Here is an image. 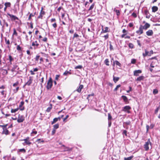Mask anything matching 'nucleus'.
<instances>
[{
    "label": "nucleus",
    "instance_id": "f257e3e1",
    "mask_svg": "<svg viewBox=\"0 0 160 160\" xmlns=\"http://www.w3.org/2000/svg\"><path fill=\"white\" fill-rule=\"evenodd\" d=\"M52 86V81L51 77H50L48 80L46 86L48 90L50 89Z\"/></svg>",
    "mask_w": 160,
    "mask_h": 160
},
{
    "label": "nucleus",
    "instance_id": "f03ea898",
    "mask_svg": "<svg viewBox=\"0 0 160 160\" xmlns=\"http://www.w3.org/2000/svg\"><path fill=\"white\" fill-rule=\"evenodd\" d=\"M130 109H131V108L130 106H126L122 108V111L129 113H130V112L129 111Z\"/></svg>",
    "mask_w": 160,
    "mask_h": 160
},
{
    "label": "nucleus",
    "instance_id": "7ed1b4c3",
    "mask_svg": "<svg viewBox=\"0 0 160 160\" xmlns=\"http://www.w3.org/2000/svg\"><path fill=\"white\" fill-rule=\"evenodd\" d=\"M145 53H143L142 55L144 57L148 55L150 56L151 54L153 53V51L152 50L150 52L147 51L146 50H145Z\"/></svg>",
    "mask_w": 160,
    "mask_h": 160
},
{
    "label": "nucleus",
    "instance_id": "20e7f679",
    "mask_svg": "<svg viewBox=\"0 0 160 160\" xmlns=\"http://www.w3.org/2000/svg\"><path fill=\"white\" fill-rule=\"evenodd\" d=\"M149 144H151V142L150 139H149L148 140V141L145 142V143L144 145V148L145 150L148 151V150L149 149L148 145Z\"/></svg>",
    "mask_w": 160,
    "mask_h": 160
},
{
    "label": "nucleus",
    "instance_id": "39448f33",
    "mask_svg": "<svg viewBox=\"0 0 160 160\" xmlns=\"http://www.w3.org/2000/svg\"><path fill=\"white\" fill-rule=\"evenodd\" d=\"M8 15L10 17L12 21H15L16 20H19L18 18L15 16L9 13H8Z\"/></svg>",
    "mask_w": 160,
    "mask_h": 160
},
{
    "label": "nucleus",
    "instance_id": "423d86ee",
    "mask_svg": "<svg viewBox=\"0 0 160 160\" xmlns=\"http://www.w3.org/2000/svg\"><path fill=\"white\" fill-rule=\"evenodd\" d=\"M24 120V117L23 116H20L19 115L17 119V122L18 123L22 122Z\"/></svg>",
    "mask_w": 160,
    "mask_h": 160
},
{
    "label": "nucleus",
    "instance_id": "0eeeda50",
    "mask_svg": "<svg viewBox=\"0 0 160 160\" xmlns=\"http://www.w3.org/2000/svg\"><path fill=\"white\" fill-rule=\"evenodd\" d=\"M143 28H142V26L140 25L139 30L137 31L136 32L139 35H140L142 34L143 33Z\"/></svg>",
    "mask_w": 160,
    "mask_h": 160
},
{
    "label": "nucleus",
    "instance_id": "6e6552de",
    "mask_svg": "<svg viewBox=\"0 0 160 160\" xmlns=\"http://www.w3.org/2000/svg\"><path fill=\"white\" fill-rule=\"evenodd\" d=\"M142 71L140 70H135L133 72V75L136 76H139V74L141 73Z\"/></svg>",
    "mask_w": 160,
    "mask_h": 160
},
{
    "label": "nucleus",
    "instance_id": "1a4fd4ad",
    "mask_svg": "<svg viewBox=\"0 0 160 160\" xmlns=\"http://www.w3.org/2000/svg\"><path fill=\"white\" fill-rule=\"evenodd\" d=\"M29 139V138L28 137L22 140L24 141V143H26L27 145H29L31 144V142H30Z\"/></svg>",
    "mask_w": 160,
    "mask_h": 160
},
{
    "label": "nucleus",
    "instance_id": "9d476101",
    "mask_svg": "<svg viewBox=\"0 0 160 160\" xmlns=\"http://www.w3.org/2000/svg\"><path fill=\"white\" fill-rule=\"evenodd\" d=\"M146 34L148 36H151L153 34V32L151 30H149L148 31L146 32Z\"/></svg>",
    "mask_w": 160,
    "mask_h": 160
},
{
    "label": "nucleus",
    "instance_id": "9b49d317",
    "mask_svg": "<svg viewBox=\"0 0 160 160\" xmlns=\"http://www.w3.org/2000/svg\"><path fill=\"white\" fill-rule=\"evenodd\" d=\"M83 88V86L82 85H79L77 89L76 90L78 92H81L82 89Z\"/></svg>",
    "mask_w": 160,
    "mask_h": 160
},
{
    "label": "nucleus",
    "instance_id": "f8f14e48",
    "mask_svg": "<svg viewBox=\"0 0 160 160\" xmlns=\"http://www.w3.org/2000/svg\"><path fill=\"white\" fill-rule=\"evenodd\" d=\"M150 27V25L149 23L147 22L145 23L144 26H142V28L143 29L146 30L148 28H149Z\"/></svg>",
    "mask_w": 160,
    "mask_h": 160
},
{
    "label": "nucleus",
    "instance_id": "ddd939ff",
    "mask_svg": "<svg viewBox=\"0 0 160 160\" xmlns=\"http://www.w3.org/2000/svg\"><path fill=\"white\" fill-rule=\"evenodd\" d=\"M24 102L23 101H22L21 102H20V103L19 105V107L20 108V110H24V107H23L22 108V106L24 105Z\"/></svg>",
    "mask_w": 160,
    "mask_h": 160
},
{
    "label": "nucleus",
    "instance_id": "4468645a",
    "mask_svg": "<svg viewBox=\"0 0 160 160\" xmlns=\"http://www.w3.org/2000/svg\"><path fill=\"white\" fill-rule=\"evenodd\" d=\"M2 133L3 134H5L6 135L8 134L9 133V131L7 129V128H5L3 130V131Z\"/></svg>",
    "mask_w": 160,
    "mask_h": 160
},
{
    "label": "nucleus",
    "instance_id": "2eb2a0df",
    "mask_svg": "<svg viewBox=\"0 0 160 160\" xmlns=\"http://www.w3.org/2000/svg\"><path fill=\"white\" fill-rule=\"evenodd\" d=\"M144 76H141L138 78L136 80V81H141L143 80L144 79Z\"/></svg>",
    "mask_w": 160,
    "mask_h": 160
},
{
    "label": "nucleus",
    "instance_id": "dca6fc26",
    "mask_svg": "<svg viewBox=\"0 0 160 160\" xmlns=\"http://www.w3.org/2000/svg\"><path fill=\"white\" fill-rule=\"evenodd\" d=\"M9 61L10 64H12V62L14 60V58H13L12 56L11 55H9L8 56V59Z\"/></svg>",
    "mask_w": 160,
    "mask_h": 160
},
{
    "label": "nucleus",
    "instance_id": "f3484780",
    "mask_svg": "<svg viewBox=\"0 0 160 160\" xmlns=\"http://www.w3.org/2000/svg\"><path fill=\"white\" fill-rule=\"evenodd\" d=\"M154 127V125L153 124H151L150 126L149 127L148 125H147L146 126V129H147V132H148V131L149 128L152 129Z\"/></svg>",
    "mask_w": 160,
    "mask_h": 160
},
{
    "label": "nucleus",
    "instance_id": "a211bd4d",
    "mask_svg": "<svg viewBox=\"0 0 160 160\" xmlns=\"http://www.w3.org/2000/svg\"><path fill=\"white\" fill-rule=\"evenodd\" d=\"M113 80L114 82L116 83L119 79V78L118 77H115L114 76L113 77Z\"/></svg>",
    "mask_w": 160,
    "mask_h": 160
},
{
    "label": "nucleus",
    "instance_id": "6ab92c4d",
    "mask_svg": "<svg viewBox=\"0 0 160 160\" xmlns=\"http://www.w3.org/2000/svg\"><path fill=\"white\" fill-rule=\"evenodd\" d=\"M152 12H155L158 10V8L156 6H153L152 8Z\"/></svg>",
    "mask_w": 160,
    "mask_h": 160
},
{
    "label": "nucleus",
    "instance_id": "aec40b11",
    "mask_svg": "<svg viewBox=\"0 0 160 160\" xmlns=\"http://www.w3.org/2000/svg\"><path fill=\"white\" fill-rule=\"evenodd\" d=\"M64 148L65 149L64 151H72V148H70L67 147H66Z\"/></svg>",
    "mask_w": 160,
    "mask_h": 160
},
{
    "label": "nucleus",
    "instance_id": "412c9836",
    "mask_svg": "<svg viewBox=\"0 0 160 160\" xmlns=\"http://www.w3.org/2000/svg\"><path fill=\"white\" fill-rule=\"evenodd\" d=\"M32 83V80L30 79L25 84V85H28V86H30L31 83Z\"/></svg>",
    "mask_w": 160,
    "mask_h": 160
},
{
    "label": "nucleus",
    "instance_id": "4be33fe9",
    "mask_svg": "<svg viewBox=\"0 0 160 160\" xmlns=\"http://www.w3.org/2000/svg\"><path fill=\"white\" fill-rule=\"evenodd\" d=\"M122 98L125 102H128V99L126 96L123 95L122 96Z\"/></svg>",
    "mask_w": 160,
    "mask_h": 160
},
{
    "label": "nucleus",
    "instance_id": "5701e85b",
    "mask_svg": "<svg viewBox=\"0 0 160 160\" xmlns=\"http://www.w3.org/2000/svg\"><path fill=\"white\" fill-rule=\"evenodd\" d=\"M108 27H105L104 28V30L103 29H102V30L103 32H109L108 30Z\"/></svg>",
    "mask_w": 160,
    "mask_h": 160
},
{
    "label": "nucleus",
    "instance_id": "b1692460",
    "mask_svg": "<svg viewBox=\"0 0 160 160\" xmlns=\"http://www.w3.org/2000/svg\"><path fill=\"white\" fill-rule=\"evenodd\" d=\"M114 11L115 12L117 16H119L120 14V12L119 10H117L115 8L114 9Z\"/></svg>",
    "mask_w": 160,
    "mask_h": 160
},
{
    "label": "nucleus",
    "instance_id": "393cba45",
    "mask_svg": "<svg viewBox=\"0 0 160 160\" xmlns=\"http://www.w3.org/2000/svg\"><path fill=\"white\" fill-rule=\"evenodd\" d=\"M17 67V66H16V65H14L13 66V68L11 70V71L12 72L15 71H16L15 70H16Z\"/></svg>",
    "mask_w": 160,
    "mask_h": 160
},
{
    "label": "nucleus",
    "instance_id": "a878e982",
    "mask_svg": "<svg viewBox=\"0 0 160 160\" xmlns=\"http://www.w3.org/2000/svg\"><path fill=\"white\" fill-rule=\"evenodd\" d=\"M39 44L37 43V41H35V42H33L32 43V46H36L37 47H38L39 46Z\"/></svg>",
    "mask_w": 160,
    "mask_h": 160
},
{
    "label": "nucleus",
    "instance_id": "bb28decb",
    "mask_svg": "<svg viewBox=\"0 0 160 160\" xmlns=\"http://www.w3.org/2000/svg\"><path fill=\"white\" fill-rule=\"evenodd\" d=\"M133 157V156H131L128 158H125L124 160H131Z\"/></svg>",
    "mask_w": 160,
    "mask_h": 160
},
{
    "label": "nucleus",
    "instance_id": "cd10ccee",
    "mask_svg": "<svg viewBox=\"0 0 160 160\" xmlns=\"http://www.w3.org/2000/svg\"><path fill=\"white\" fill-rule=\"evenodd\" d=\"M4 5H5V6H6V7H10L11 6V4L10 2H6L4 4Z\"/></svg>",
    "mask_w": 160,
    "mask_h": 160
},
{
    "label": "nucleus",
    "instance_id": "c85d7f7f",
    "mask_svg": "<svg viewBox=\"0 0 160 160\" xmlns=\"http://www.w3.org/2000/svg\"><path fill=\"white\" fill-rule=\"evenodd\" d=\"M58 121V118H55L53 119V120L51 122V124H53L54 123H56Z\"/></svg>",
    "mask_w": 160,
    "mask_h": 160
},
{
    "label": "nucleus",
    "instance_id": "c756f323",
    "mask_svg": "<svg viewBox=\"0 0 160 160\" xmlns=\"http://www.w3.org/2000/svg\"><path fill=\"white\" fill-rule=\"evenodd\" d=\"M52 104H51V106L50 107H48L47 110H46V111L48 112H50V111H51V109H52Z\"/></svg>",
    "mask_w": 160,
    "mask_h": 160
},
{
    "label": "nucleus",
    "instance_id": "7c9ffc66",
    "mask_svg": "<svg viewBox=\"0 0 160 160\" xmlns=\"http://www.w3.org/2000/svg\"><path fill=\"white\" fill-rule=\"evenodd\" d=\"M109 60H108V59H106L104 61V62L105 63V64H106V65L107 66H109Z\"/></svg>",
    "mask_w": 160,
    "mask_h": 160
},
{
    "label": "nucleus",
    "instance_id": "2f4dec72",
    "mask_svg": "<svg viewBox=\"0 0 160 160\" xmlns=\"http://www.w3.org/2000/svg\"><path fill=\"white\" fill-rule=\"evenodd\" d=\"M114 63H115V64L116 65H118L119 67H120L121 66V63L118 61H115L114 62Z\"/></svg>",
    "mask_w": 160,
    "mask_h": 160
},
{
    "label": "nucleus",
    "instance_id": "473e14b6",
    "mask_svg": "<svg viewBox=\"0 0 160 160\" xmlns=\"http://www.w3.org/2000/svg\"><path fill=\"white\" fill-rule=\"evenodd\" d=\"M68 74H71V73L70 71H66L63 73V75H67Z\"/></svg>",
    "mask_w": 160,
    "mask_h": 160
},
{
    "label": "nucleus",
    "instance_id": "72a5a7b5",
    "mask_svg": "<svg viewBox=\"0 0 160 160\" xmlns=\"http://www.w3.org/2000/svg\"><path fill=\"white\" fill-rule=\"evenodd\" d=\"M108 121H111L112 119V117L111 116L110 114V113H108Z\"/></svg>",
    "mask_w": 160,
    "mask_h": 160
},
{
    "label": "nucleus",
    "instance_id": "f704fd0d",
    "mask_svg": "<svg viewBox=\"0 0 160 160\" xmlns=\"http://www.w3.org/2000/svg\"><path fill=\"white\" fill-rule=\"evenodd\" d=\"M58 128L59 124H56L53 126V129H55V130L57 129Z\"/></svg>",
    "mask_w": 160,
    "mask_h": 160
},
{
    "label": "nucleus",
    "instance_id": "c9c22d12",
    "mask_svg": "<svg viewBox=\"0 0 160 160\" xmlns=\"http://www.w3.org/2000/svg\"><path fill=\"white\" fill-rule=\"evenodd\" d=\"M94 5V3H92V4L90 7L88 9V11H90L92 10L93 8Z\"/></svg>",
    "mask_w": 160,
    "mask_h": 160
},
{
    "label": "nucleus",
    "instance_id": "e433bc0d",
    "mask_svg": "<svg viewBox=\"0 0 160 160\" xmlns=\"http://www.w3.org/2000/svg\"><path fill=\"white\" fill-rule=\"evenodd\" d=\"M158 92V91L157 89H154L153 91V93L155 95L157 94Z\"/></svg>",
    "mask_w": 160,
    "mask_h": 160
},
{
    "label": "nucleus",
    "instance_id": "4c0bfd02",
    "mask_svg": "<svg viewBox=\"0 0 160 160\" xmlns=\"http://www.w3.org/2000/svg\"><path fill=\"white\" fill-rule=\"evenodd\" d=\"M128 47L131 48H133L134 47V45L132 43H129Z\"/></svg>",
    "mask_w": 160,
    "mask_h": 160
},
{
    "label": "nucleus",
    "instance_id": "58836bf2",
    "mask_svg": "<svg viewBox=\"0 0 160 160\" xmlns=\"http://www.w3.org/2000/svg\"><path fill=\"white\" fill-rule=\"evenodd\" d=\"M18 108H16L15 109H12L11 110V112L12 113H14L16 112L18 110Z\"/></svg>",
    "mask_w": 160,
    "mask_h": 160
},
{
    "label": "nucleus",
    "instance_id": "ea45409f",
    "mask_svg": "<svg viewBox=\"0 0 160 160\" xmlns=\"http://www.w3.org/2000/svg\"><path fill=\"white\" fill-rule=\"evenodd\" d=\"M7 126V124H6L5 125H0V127H2V129H4L5 128H6Z\"/></svg>",
    "mask_w": 160,
    "mask_h": 160
},
{
    "label": "nucleus",
    "instance_id": "a19ab883",
    "mask_svg": "<svg viewBox=\"0 0 160 160\" xmlns=\"http://www.w3.org/2000/svg\"><path fill=\"white\" fill-rule=\"evenodd\" d=\"M136 62V60L135 59H132L131 60V63L132 64H135Z\"/></svg>",
    "mask_w": 160,
    "mask_h": 160
},
{
    "label": "nucleus",
    "instance_id": "79ce46f5",
    "mask_svg": "<svg viewBox=\"0 0 160 160\" xmlns=\"http://www.w3.org/2000/svg\"><path fill=\"white\" fill-rule=\"evenodd\" d=\"M121 86V85L119 84L117 86L116 88L114 89V91H117L118 90V88L120 87Z\"/></svg>",
    "mask_w": 160,
    "mask_h": 160
},
{
    "label": "nucleus",
    "instance_id": "37998d69",
    "mask_svg": "<svg viewBox=\"0 0 160 160\" xmlns=\"http://www.w3.org/2000/svg\"><path fill=\"white\" fill-rule=\"evenodd\" d=\"M82 67V65H78L76 66L75 67V69H81Z\"/></svg>",
    "mask_w": 160,
    "mask_h": 160
},
{
    "label": "nucleus",
    "instance_id": "c03bdc74",
    "mask_svg": "<svg viewBox=\"0 0 160 160\" xmlns=\"http://www.w3.org/2000/svg\"><path fill=\"white\" fill-rule=\"evenodd\" d=\"M13 35H15L16 36H17L18 35L17 33L16 30V29L15 28L13 29Z\"/></svg>",
    "mask_w": 160,
    "mask_h": 160
},
{
    "label": "nucleus",
    "instance_id": "a18cd8bd",
    "mask_svg": "<svg viewBox=\"0 0 160 160\" xmlns=\"http://www.w3.org/2000/svg\"><path fill=\"white\" fill-rule=\"evenodd\" d=\"M42 9H43L42 8L41 10V12L40 13L42 15H43L45 14V12L44 11H42Z\"/></svg>",
    "mask_w": 160,
    "mask_h": 160
},
{
    "label": "nucleus",
    "instance_id": "49530a36",
    "mask_svg": "<svg viewBox=\"0 0 160 160\" xmlns=\"http://www.w3.org/2000/svg\"><path fill=\"white\" fill-rule=\"evenodd\" d=\"M34 16V15H33V14H32V13H31L29 16V17L28 18V19L30 20L31 18V17H33Z\"/></svg>",
    "mask_w": 160,
    "mask_h": 160
},
{
    "label": "nucleus",
    "instance_id": "de8ad7c7",
    "mask_svg": "<svg viewBox=\"0 0 160 160\" xmlns=\"http://www.w3.org/2000/svg\"><path fill=\"white\" fill-rule=\"evenodd\" d=\"M19 84V82L18 81H17L16 82L14 83L13 85V87H16Z\"/></svg>",
    "mask_w": 160,
    "mask_h": 160
},
{
    "label": "nucleus",
    "instance_id": "09e8293b",
    "mask_svg": "<svg viewBox=\"0 0 160 160\" xmlns=\"http://www.w3.org/2000/svg\"><path fill=\"white\" fill-rule=\"evenodd\" d=\"M19 88V87H17L15 89L13 90L14 92L15 93H16L18 91Z\"/></svg>",
    "mask_w": 160,
    "mask_h": 160
},
{
    "label": "nucleus",
    "instance_id": "8fccbe9b",
    "mask_svg": "<svg viewBox=\"0 0 160 160\" xmlns=\"http://www.w3.org/2000/svg\"><path fill=\"white\" fill-rule=\"evenodd\" d=\"M5 42H6V44H8V45L10 44V41L9 40H7V39L6 38H5Z\"/></svg>",
    "mask_w": 160,
    "mask_h": 160
},
{
    "label": "nucleus",
    "instance_id": "3c124183",
    "mask_svg": "<svg viewBox=\"0 0 160 160\" xmlns=\"http://www.w3.org/2000/svg\"><path fill=\"white\" fill-rule=\"evenodd\" d=\"M39 57H40L39 55H37L35 58V60L36 61H38Z\"/></svg>",
    "mask_w": 160,
    "mask_h": 160
},
{
    "label": "nucleus",
    "instance_id": "603ef678",
    "mask_svg": "<svg viewBox=\"0 0 160 160\" xmlns=\"http://www.w3.org/2000/svg\"><path fill=\"white\" fill-rule=\"evenodd\" d=\"M123 134H124L125 136H127V131L126 130H124L122 132Z\"/></svg>",
    "mask_w": 160,
    "mask_h": 160
},
{
    "label": "nucleus",
    "instance_id": "864d4df0",
    "mask_svg": "<svg viewBox=\"0 0 160 160\" xmlns=\"http://www.w3.org/2000/svg\"><path fill=\"white\" fill-rule=\"evenodd\" d=\"M17 49L18 51V50H21V48L20 46L19 45H18L17 46Z\"/></svg>",
    "mask_w": 160,
    "mask_h": 160
},
{
    "label": "nucleus",
    "instance_id": "5fc2aeb1",
    "mask_svg": "<svg viewBox=\"0 0 160 160\" xmlns=\"http://www.w3.org/2000/svg\"><path fill=\"white\" fill-rule=\"evenodd\" d=\"M52 26L54 28H56L57 27V24L56 22H55L53 24H52Z\"/></svg>",
    "mask_w": 160,
    "mask_h": 160
},
{
    "label": "nucleus",
    "instance_id": "6e6d98bb",
    "mask_svg": "<svg viewBox=\"0 0 160 160\" xmlns=\"http://www.w3.org/2000/svg\"><path fill=\"white\" fill-rule=\"evenodd\" d=\"M159 107H158V108H157L155 110V114H156L157 113V112H158V110H159Z\"/></svg>",
    "mask_w": 160,
    "mask_h": 160
},
{
    "label": "nucleus",
    "instance_id": "4d7b16f0",
    "mask_svg": "<svg viewBox=\"0 0 160 160\" xmlns=\"http://www.w3.org/2000/svg\"><path fill=\"white\" fill-rule=\"evenodd\" d=\"M103 37L105 38V39L106 40L108 38V34H107L106 35H104Z\"/></svg>",
    "mask_w": 160,
    "mask_h": 160
},
{
    "label": "nucleus",
    "instance_id": "13d9d810",
    "mask_svg": "<svg viewBox=\"0 0 160 160\" xmlns=\"http://www.w3.org/2000/svg\"><path fill=\"white\" fill-rule=\"evenodd\" d=\"M43 15L40 13L38 17V18H40L42 19V16Z\"/></svg>",
    "mask_w": 160,
    "mask_h": 160
},
{
    "label": "nucleus",
    "instance_id": "bf43d9fd",
    "mask_svg": "<svg viewBox=\"0 0 160 160\" xmlns=\"http://www.w3.org/2000/svg\"><path fill=\"white\" fill-rule=\"evenodd\" d=\"M69 117V116L68 115H67L66 116L65 118H63V122H65V120L66 119H67Z\"/></svg>",
    "mask_w": 160,
    "mask_h": 160
},
{
    "label": "nucleus",
    "instance_id": "052dcab7",
    "mask_svg": "<svg viewBox=\"0 0 160 160\" xmlns=\"http://www.w3.org/2000/svg\"><path fill=\"white\" fill-rule=\"evenodd\" d=\"M79 37V35L76 34V33H74V35L73 38H78Z\"/></svg>",
    "mask_w": 160,
    "mask_h": 160
},
{
    "label": "nucleus",
    "instance_id": "680f3d73",
    "mask_svg": "<svg viewBox=\"0 0 160 160\" xmlns=\"http://www.w3.org/2000/svg\"><path fill=\"white\" fill-rule=\"evenodd\" d=\"M19 151L20 152H26L24 148L20 149L19 150Z\"/></svg>",
    "mask_w": 160,
    "mask_h": 160
},
{
    "label": "nucleus",
    "instance_id": "e2e57ef3",
    "mask_svg": "<svg viewBox=\"0 0 160 160\" xmlns=\"http://www.w3.org/2000/svg\"><path fill=\"white\" fill-rule=\"evenodd\" d=\"M132 15L133 16V17H135V18H136L137 16V15L136 14V13H134V12H133L132 14Z\"/></svg>",
    "mask_w": 160,
    "mask_h": 160
},
{
    "label": "nucleus",
    "instance_id": "0e129e2a",
    "mask_svg": "<svg viewBox=\"0 0 160 160\" xmlns=\"http://www.w3.org/2000/svg\"><path fill=\"white\" fill-rule=\"evenodd\" d=\"M129 89L127 91V92L128 93L129 92L132 90V88L131 87H129Z\"/></svg>",
    "mask_w": 160,
    "mask_h": 160
},
{
    "label": "nucleus",
    "instance_id": "69168bd1",
    "mask_svg": "<svg viewBox=\"0 0 160 160\" xmlns=\"http://www.w3.org/2000/svg\"><path fill=\"white\" fill-rule=\"evenodd\" d=\"M108 127H110L111 126L112 122L111 121H108Z\"/></svg>",
    "mask_w": 160,
    "mask_h": 160
},
{
    "label": "nucleus",
    "instance_id": "338daca9",
    "mask_svg": "<svg viewBox=\"0 0 160 160\" xmlns=\"http://www.w3.org/2000/svg\"><path fill=\"white\" fill-rule=\"evenodd\" d=\"M60 76L58 75H57L55 77V79L56 80H58V78H59Z\"/></svg>",
    "mask_w": 160,
    "mask_h": 160
},
{
    "label": "nucleus",
    "instance_id": "774afa93",
    "mask_svg": "<svg viewBox=\"0 0 160 160\" xmlns=\"http://www.w3.org/2000/svg\"><path fill=\"white\" fill-rule=\"evenodd\" d=\"M56 21V19L54 18H53L51 19V22H55Z\"/></svg>",
    "mask_w": 160,
    "mask_h": 160
}]
</instances>
